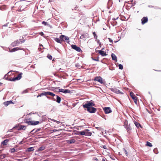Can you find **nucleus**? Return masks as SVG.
<instances>
[{
  "instance_id": "1",
  "label": "nucleus",
  "mask_w": 161,
  "mask_h": 161,
  "mask_svg": "<svg viewBox=\"0 0 161 161\" xmlns=\"http://www.w3.org/2000/svg\"><path fill=\"white\" fill-rule=\"evenodd\" d=\"M95 104L92 102L87 101L86 103L83 104V106L84 108H86L87 111L90 113H95L97 111V109L92 107L95 105Z\"/></svg>"
},
{
  "instance_id": "2",
  "label": "nucleus",
  "mask_w": 161,
  "mask_h": 161,
  "mask_svg": "<svg viewBox=\"0 0 161 161\" xmlns=\"http://www.w3.org/2000/svg\"><path fill=\"white\" fill-rule=\"evenodd\" d=\"M25 121V123L27 124L28 125H38L40 123L39 121L35 120H28L27 119H26Z\"/></svg>"
},
{
  "instance_id": "3",
  "label": "nucleus",
  "mask_w": 161,
  "mask_h": 161,
  "mask_svg": "<svg viewBox=\"0 0 161 161\" xmlns=\"http://www.w3.org/2000/svg\"><path fill=\"white\" fill-rule=\"evenodd\" d=\"M59 38H60L61 42L64 41L67 42L69 44V38L68 36L64 35H61L60 36Z\"/></svg>"
},
{
  "instance_id": "4",
  "label": "nucleus",
  "mask_w": 161,
  "mask_h": 161,
  "mask_svg": "<svg viewBox=\"0 0 161 161\" xmlns=\"http://www.w3.org/2000/svg\"><path fill=\"white\" fill-rule=\"evenodd\" d=\"M124 126L126 129L127 132H129L131 128L130 125H128V121L125 120L124 121Z\"/></svg>"
},
{
  "instance_id": "5",
  "label": "nucleus",
  "mask_w": 161,
  "mask_h": 161,
  "mask_svg": "<svg viewBox=\"0 0 161 161\" xmlns=\"http://www.w3.org/2000/svg\"><path fill=\"white\" fill-rule=\"evenodd\" d=\"M130 95L134 100L135 103L136 104H137V97L135 96L133 92H130Z\"/></svg>"
},
{
  "instance_id": "6",
  "label": "nucleus",
  "mask_w": 161,
  "mask_h": 161,
  "mask_svg": "<svg viewBox=\"0 0 161 161\" xmlns=\"http://www.w3.org/2000/svg\"><path fill=\"white\" fill-rule=\"evenodd\" d=\"M41 129H42L41 128H38V129H37L36 130H35V129H34L30 132V133L28 134V135L31 136L33 135L35 133H36L37 132L41 130Z\"/></svg>"
},
{
  "instance_id": "7",
  "label": "nucleus",
  "mask_w": 161,
  "mask_h": 161,
  "mask_svg": "<svg viewBox=\"0 0 161 161\" xmlns=\"http://www.w3.org/2000/svg\"><path fill=\"white\" fill-rule=\"evenodd\" d=\"M93 80L94 81H97L101 84L103 83V79L100 76H96L95 77Z\"/></svg>"
},
{
  "instance_id": "8",
  "label": "nucleus",
  "mask_w": 161,
  "mask_h": 161,
  "mask_svg": "<svg viewBox=\"0 0 161 161\" xmlns=\"http://www.w3.org/2000/svg\"><path fill=\"white\" fill-rule=\"evenodd\" d=\"M71 47L73 49L75 50L77 52H82V51L80 49V48L79 47L77 46L76 45H71Z\"/></svg>"
},
{
  "instance_id": "9",
  "label": "nucleus",
  "mask_w": 161,
  "mask_h": 161,
  "mask_svg": "<svg viewBox=\"0 0 161 161\" xmlns=\"http://www.w3.org/2000/svg\"><path fill=\"white\" fill-rule=\"evenodd\" d=\"M103 110L106 114H109L112 112L110 108L109 107H105L103 108Z\"/></svg>"
},
{
  "instance_id": "10",
  "label": "nucleus",
  "mask_w": 161,
  "mask_h": 161,
  "mask_svg": "<svg viewBox=\"0 0 161 161\" xmlns=\"http://www.w3.org/2000/svg\"><path fill=\"white\" fill-rule=\"evenodd\" d=\"M58 92H61L64 93H70V91L67 89H59L58 90Z\"/></svg>"
},
{
  "instance_id": "11",
  "label": "nucleus",
  "mask_w": 161,
  "mask_h": 161,
  "mask_svg": "<svg viewBox=\"0 0 161 161\" xmlns=\"http://www.w3.org/2000/svg\"><path fill=\"white\" fill-rule=\"evenodd\" d=\"M52 100L58 103H59L61 102V98L58 96L56 95V99L53 97L52 99Z\"/></svg>"
},
{
  "instance_id": "12",
  "label": "nucleus",
  "mask_w": 161,
  "mask_h": 161,
  "mask_svg": "<svg viewBox=\"0 0 161 161\" xmlns=\"http://www.w3.org/2000/svg\"><path fill=\"white\" fill-rule=\"evenodd\" d=\"M20 41H15L11 43V46L13 47L18 46L20 44Z\"/></svg>"
},
{
  "instance_id": "13",
  "label": "nucleus",
  "mask_w": 161,
  "mask_h": 161,
  "mask_svg": "<svg viewBox=\"0 0 161 161\" xmlns=\"http://www.w3.org/2000/svg\"><path fill=\"white\" fill-rule=\"evenodd\" d=\"M22 50V48H21V47H14V48L12 49L11 50H9V51L11 53V52H14L17 50Z\"/></svg>"
},
{
  "instance_id": "14",
  "label": "nucleus",
  "mask_w": 161,
  "mask_h": 161,
  "mask_svg": "<svg viewBox=\"0 0 161 161\" xmlns=\"http://www.w3.org/2000/svg\"><path fill=\"white\" fill-rule=\"evenodd\" d=\"M142 23V25L144 24L148 21V18L147 17H143L141 20Z\"/></svg>"
},
{
  "instance_id": "15",
  "label": "nucleus",
  "mask_w": 161,
  "mask_h": 161,
  "mask_svg": "<svg viewBox=\"0 0 161 161\" xmlns=\"http://www.w3.org/2000/svg\"><path fill=\"white\" fill-rule=\"evenodd\" d=\"M28 125H21L19 128L18 129V130H25L26 129V127Z\"/></svg>"
},
{
  "instance_id": "16",
  "label": "nucleus",
  "mask_w": 161,
  "mask_h": 161,
  "mask_svg": "<svg viewBox=\"0 0 161 161\" xmlns=\"http://www.w3.org/2000/svg\"><path fill=\"white\" fill-rule=\"evenodd\" d=\"M97 52H98L101 56H105L107 55L106 53L103 51L98 50Z\"/></svg>"
},
{
  "instance_id": "17",
  "label": "nucleus",
  "mask_w": 161,
  "mask_h": 161,
  "mask_svg": "<svg viewBox=\"0 0 161 161\" xmlns=\"http://www.w3.org/2000/svg\"><path fill=\"white\" fill-rule=\"evenodd\" d=\"M10 104H14L13 102L11 100L8 101L3 103L4 105L6 106H8Z\"/></svg>"
},
{
  "instance_id": "18",
  "label": "nucleus",
  "mask_w": 161,
  "mask_h": 161,
  "mask_svg": "<svg viewBox=\"0 0 161 161\" xmlns=\"http://www.w3.org/2000/svg\"><path fill=\"white\" fill-rule=\"evenodd\" d=\"M22 73H20L16 77H15V80H19L22 78Z\"/></svg>"
},
{
  "instance_id": "19",
  "label": "nucleus",
  "mask_w": 161,
  "mask_h": 161,
  "mask_svg": "<svg viewBox=\"0 0 161 161\" xmlns=\"http://www.w3.org/2000/svg\"><path fill=\"white\" fill-rule=\"evenodd\" d=\"M89 130L86 129L85 130V136H91L92 135L91 132L89 131Z\"/></svg>"
},
{
  "instance_id": "20",
  "label": "nucleus",
  "mask_w": 161,
  "mask_h": 161,
  "mask_svg": "<svg viewBox=\"0 0 161 161\" xmlns=\"http://www.w3.org/2000/svg\"><path fill=\"white\" fill-rule=\"evenodd\" d=\"M111 56L113 60L115 61V62L117 61V58L115 54L113 53H112L111 54Z\"/></svg>"
},
{
  "instance_id": "21",
  "label": "nucleus",
  "mask_w": 161,
  "mask_h": 161,
  "mask_svg": "<svg viewBox=\"0 0 161 161\" xmlns=\"http://www.w3.org/2000/svg\"><path fill=\"white\" fill-rule=\"evenodd\" d=\"M112 90L114 92H115L117 94H123V93L120 92L119 90L118 89H114Z\"/></svg>"
},
{
  "instance_id": "22",
  "label": "nucleus",
  "mask_w": 161,
  "mask_h": 161,
  "mask_svg": "<svg viewBox=\"0 0 161 161\" xmlns=\"http://www.w3.org/2000/svg\"><path fill=\"white\" fill-rule=\"evenodd\" d=\"M59 88L58 87H53L51 90L52 91H53L55 92H58V89Z\"/></svg>"
},
{
  "instance_id": "23",
  "label": "nucleus",
  "mask_w": 161,
  "mask_h": 161,
  "mask_svg": "<svg viewBox=\"0 0 161 161\" xmlns=\"http://www.w3.org/2000/svg\"><path fill=\"white\" fill-rule=\"evenodd\" d=\"M9 141L8 139H6L4 140L1 142V144L3 145H7V142H8Z\"/></svg>"
},
{
  "instance_id": "24",
  "label": "nucleus",
  "mask_w": 161,
  "mask_h": 161,
  "mask_svg": "<svg viewBox=\"0 0 161 161\" xmlns=\"http://www.w3.org/2000/svg\"><path fill=\"white\" fill-rule=\"evenodd\" d=\"M45 146H41L38 148L37 151L38 152L43 151L45 149Z\"/></svg>"
},
{
  "instance_id": "25",
  "label": "nucleus",
  "mask_w": 161,
  "mask_h": 161,
  "mask_svg": "<svg viewBox=\"0 0 161 161\" xmlns=\"http://www.w3.org/2000/svg\"><path fill=\"white\" fill-rule=\"evenodd\" d=\"M54 40L56 42H57L58 43H61L62 42H61V40L60 39V38H56L54 39Z\"/></svg>"
},
{
  "instance_id": "26",
  "label": "nucleus",
  "mask_w": 161,
  "mask_h": 161,
  "mask_svg": "<svg viewBox=\"0 0 161 161\" xmlns=\"http://www.w3.org/2000/svg\"><path fill=\"white\" fill-rule=\"evenodd\" d=\"M34 150V147H29L27 149V151L28 152H31Z\"/></svg>"
},
{
  "instance_id": "27",
  "label": "nucleus",
  "mask_w": 161,
  "mask_h": 161,
  "mask_svg": "<svg viewBox=\"0 0 161 161\" xmlns=\"http://www.w3.org/2000/svg\"><path fill=\"white\" fill-rule=\"evenodd\" d=\"M78 134L80 135H85V130L81 131L78 132Z\"/></svg>"
},
{
  "instance_id": "28",
  "label": "nucleus",
  "mask_w": 161,
  "mask_h": 161,
  "mask_svg": "<svg viewBox=\"0 0 161 161\" xmlns=\"http://www.w3.org/2000/svg\"><path fill=\"white\" fill-rule=\"evenodd\" d=\"M42 24L44 25L47 26H51V25L49 24L48 23H47L46 22H45L44 21H43V22H42Z\"/></svg>"
},
{
  "instance_id": "29",
  "label": "nucleus",
  "mask_w": 161,
  "mask_h": 161,
  "mask_svg": "<svg viewBox=\"0 0 161 161\" xmlns=\"http://www.w3.org/2000/svg\"><path fill=\"white\" fill-rule=\"evenodd\" d=\"M135 124L137 128H139V127H141V126L138 122H135Z\"/></svg>"
},
{
  "instance_id": "30",
  "label": "nucleus",
  "mask_w": 161,
  "mask_h": 161,
  "mask_svg": "<svg viewBox=\"0 0 161 161\" xmlns=\"http://www.w3.org/2000/svg\"><path fill=\"white\" fill-rule=\"evenodd\" d=\"M146 146L150 147H152V144L148 142H146Z\"/></svg>"
},
{
  "instance_id": "31",
  "label": "nucleus",
  "mask_w": 161,
  "mask_h": 161,
  "mask_svg": "<svg viewBox=\"0 0 161 161\" xmlns=\"http://www.w3.org/2000/svg\"><path fill=\"white\" fill-rule=\"evenodd\" d=\"M47 95H49L53 97L56 96L55 94H54L53 93L50 92H48V93L47 94Z\"/></svg>"
},
{
  "instance_id": "32",
  "label": "nucleus",
  "mask_w": 161,
  "mask_h": 161,
  "mask_svg": "<svg viewBox=\"0 0 161 161\" xmlns=\"http://www.w3.org/2000/svg\"><path fill=\"white\" fill-rule=\"evenodd\" d=\"M6 157V155L3 154V155H0V159H3L5 158Z\"/></svg>"
},
{
  "instance_id": "33",
  "label": "nucleus",
  "mask_w": 161,
  "mask_h": 161,
  "mask_svg": "<svg viewBox=\"0 0 161 161\" xmlns=\"http://www.w3.org/2000/svg\"><path fill=\"white\" fill-rule=\"evenodd\" d=\"M9 80L11 81H16L14 77L11 78H9Z\"/></svg>"
},
{
  "instance_id": "34",
  "label": "nucleus",
  "mask_w": 161,
  "mask_h": 161,
  "mask_svg": "<svg viewBox=\"0 0 161 161\" xmlns=\"http://www.w3.org/2000/svg\"><path fill=\"white\" fill-rule=\"evenodd\" d=\"M47 57L50 60H52V56L49 54H47Z\"/></svg>"
},
{
  "instance_id": "35",
  "label": "nucleus",
  "mask_w": 161,
  "mask_h": 161,
  "mask_svg": "<svg viewBox=\"0 0 161 161\" xmlns=\"http://www.w3.org/2000/svg\"><path fill=\"white\" fill-rule=\"evenodd\" d=\"M93 34L94 36V38L95 39H97V35L96 34L95 32H93Z\"/></svg>"
},
{
  "instance_id": "36",
  "label": "nucleus",
  "mask_w": 161,
  "mask_h": 161,
  "mask_svg": "<svg viewBox=\"0 0 161 161\" xmlns=\"http://www.w3.org/2000/svg\"><path fill=\"white\" fill-rule=\"evenodd\" d=\"M119 69H123V66L121 64H119Z\"/></svg>"
},
{
  "instance_id": "37",
  "label": "nucleus",
  "mask_w": 161,
  "mask_h": 161,
  "mask_svg": "<svg viewBox=\"0 0 161 161\" xmlns=\"http://www.w3.org/2000/svg\"><path fill=\"white\" fill-rule=\"evenodd\" d=\"M123 151H124L125 155L127 156L128 155V153L126 150L125 148L123 149Z\"/></svg>"
},
{
  "instance_id": "38",
  "label": "nucleus",
  "mask_w": 161,
  "mask_h": 161,
  "mask_svg": "<svg viewBox=\"0 0 161 161\" xmlns=\"http://www.w3.org/2000/svg\"><path fill=\"white\" fill-rule=\"evenodd\" d=\"M16 151V150L14 148H12L11 149V152L12 153H14Z\"/></svg>"
},
{
  "instance_id": "39",
  "label": "nucleus",
  "mask_w": 161,
  "mask_h": 161,
  "mask_svg": "<svg viewBox=\"0 0 161 161\" xmlns=\"http://www.w3.org/2000/svg\"><path fill=\"white\" fill-rule=\"evenodd\" d=\"M44 93H43V92H42V93H41L40 94L38 95L37 96V97H42V96H44Z\"/></svg>"
},
{
  "instance_id": "40",
  "label": "nucleus",
  "mask_w": 161,
  "mask_h": 161,
  "mask_svg": "<svg viewBox=\"0 0 161 161\" xmlns=\"http://www.w3.org/2000/svg\"><path fill=\"white\" fill-rule=\"evenodd\" d=\"M7 74L5 75L4 76V78L6 80H9V78H8V77H6Z\"/></svg>"
},
{
  "instance_id": "41",
  "label": "nucleus",
  "mask_w": 161,
  "mask_h": 161,
  "mask_svg": "<svg viewBox=\"0 0 161 161\" xmlns=\"http://www.w3.org/2000/svg\"><path fill=\"white\" fill-rule=\"evenodd\" d=\"M43 92L44 93V95L46 96L47 95V94L48 93V92Z\"/></svg>"
},
{
  "instance_id": "42",
  "label": "nucleus",
  "mask_w": 161,
  "mask_h": 161,
  "mask_svg": "<svg viewBox=\"0 0 161 161\" xmlns=\"http://www.w3.org/2000/svg\"><path fill=\"white\" fill-rule=\"evenodd\" d=\"M85 37V35L84 34H83V35H81L80 37V39H83Z\"/></svg>"
},
{
  "instance_id": "43",
  "label": "nucleus",
  "mask_w": 161,
  "mask_h": 161,
  "mask_svg": "<svg viewBox=\"0 0 161 161\" xmlns=\"http://www.w3.org/2000/svg\"><path fill=\"white\" fill-rule=\"evenodd\" d=\"M93 161H98L97 159V158L96 157H94L93 158Z\"/></svg>"
},
{
  "instance_id": "44",
  "label": "nucleus",
  "mask_w": 161,
  "mask_h": 161,
  "mask_svg": "<svg viewBox=\"0 0 161 161\" xmlns=\"http://www.w3.org/2000/svg\"><path fill=\"white\" fill-rule=\"evenodd\" d=\"M108 39L110 42L112 43H113V40L111 38H108Z\"/></svg>"
},
{
  "instance_id": "45",
  "label": "nucleus",
  "mask_w": 161,
  "mask_h": 161,
  "mask_svg": "<svg viewBox=\"0 0 161 161\" xmlns=\"http://www.w3.org/2000/svg\"><path fill=\"white\" fill-rule=\"evenodd\" d=\"M39 34L41 36H42L44 35V33L42 32H41L39 33Z\"/></svg>"
},
{
  "instance_id": "46",
  "label": "nucleus",
  "mask_w": 161,
  "mask_h": 161,
  "mask_svg": "<svg viewBox=\"0 0 161 161\" xmlns=\"http://www.w3.org/2000/svg\"><path fill=\"white\" fill-rule=\"evenodd\" d=\"M24 9H22L21 8H20L18 10V11H19V12H21L22 11H23V10Z\"/></svg>"
},
{
  "instance_id": "47",
  "label": "nucleus",
  "mask_w": 161,
  "mask_h": 161,
  "mask_svg": "<svg viewBox=\"0 0 161 161\" xmlns=\"http://www.w3.org/2000/svg\"><path fill=\"white\" fill-rule=\"evenodd\" d=\"M8 23H7L6 24L3 25V27H6V26H8Z\"/></svg>"
},
{
  "instance_id": "48",
  "label": "nucleus",
  "mask_w": 161,
  "mask_h": 161,
  "mask_svg": "<svg viewBox=\"0 0 161 161\" xmlns=\"http://www.w3.org/2000/svg\"><path fill=\"white\" fill-rule=\"evenodd\" d=\"M27 92H28L27 90H25L22 93H26Z\"/></svg>"
},
{
  "instance_id": "49",
  "label": "nucleus",
  "mask_w": 161,
  "mask_h": 161,
  "mask_svg": "<svg viewBox=\"0 0 161 161\" xmlns=\"http://www.w3.org/2000/svg\"><path fill=\"white\" fill-rule=\"evenodd\" d=\"M75 140L74 139L71 140V143H74L75 142Z\"/></svg>"
},
{
  "instance_id": "50",
  "label": "nucleus",
  "mask_w": 161,
  "mask_h": 161,
  "mask_svg": "<svg viewBox=\"0 0 161 161\" xmlns=\"http://www.w3.org/2000/svg\"><path fill=\"white\" fill-rule=\"evenodd\" d=\"M52 132H56L57 131H58V130L56 129H53V130H52Z\"/></svg>"
},
{
  "instance_id": "51",
  "label": "nucleus",
  "mask_w": 161,
  "mask_h": 161,
  "mask_svg": "<svg viewBox=\"0 0 161 161\" xmlns=\"http://www.w3.org/2000/svg\"><path fill=\"white\" fill-rule=\"evenodd\" d=\"M36 113H33V112H32L30 113H29V114L30 115V114H35Z\"/></svg>"
},
{
  "instance_id": "52",
  "label": "nucleus",
  "mask_w": 161,
  "mask_h": 161,
  "mask_svg": "<svg viewBox=\"0 0 161 161\" xmlns=\"http://www.w3.org/2000/svg\"><path fill=\"white\" fill-rule=\"evenodd\" d=\"M23 141H21L19 143V144H22Z\"/></svg>"
},
{
  "instance_id": "53",
  "label": "nucleus",
  "mask_w": 161,
  "mask_h": 161,
  "mask_svg": "<svg viewBox=\"0 0 161 161\" xmlns=\"http://www.w3.org/2000/svg\"><path fill=\"white\" fill-rule=\"evenodd\" d=\"M25 40L22 41H21V43H24V42H25Z\"/></svg>"
},
{
  "instance_id": "54",
  "label": "nucleus",
  "mask_w": 161,
  "mask_h": 161,
  "mask_svg": "<svg viewBox=\"0 0 161 161\" xmlns=\"http://www.w3.org/2000/svg\"><path fill=\"white\" fill-rule=\"evenodd\" d=\"M96 128L97 129L101 130V128L100 127H96Z\"/></svg>"
},
{
  "instance_id": "55",
  "label": "nucleus",
  "mask_w": 161,
  "mask_h": 161,
  "mask_svg": "<svg viewBox=\"0 0 161 161\" xmlns=\"http://www.w3.org/2000/svg\"><path fill=\"white\" fill-rule=\"evenodd\" d=\"M75 66H76V67H80V66H78V65H77V64H76L75 65Z\"/></svg>"
},
{
  "instance_id": "56",
  "label": "nucleus",
  "mask_w": 161,
  "mask_h": 161,
  "mask_svg": "<svg viewBox=\"0 0 161 161\" xmlns=\"http://www.w3.org/2000/svg\"><path fill=\"white\" fill-rule=\"evenodd\" d=\"M39 46L40 47H43V46L41 44H39Z\"/></svg>"
},
{
  "instance_id": "57",
  "label": "nucleus",
  "mask_w": 161,
  "mask_h": 161,
  "mask_svg": "<svg viewBox=\"0 0 161 161\" xmlns=\"http://www.w3.org/2000/svg\"><path fill=\"white\" fill-rule=\"evenodd\" d=\"M102 161H105V159L104 158H103L102 159Z\"/></svg>"
},
{
  "instance_id": "58",
  "label": "nucleus",
  "mask_w": 161,
  "mask_h": 161,
  "mask_svg": "<svg viewBox=\"0 0 161 161\" xmlns=\"http://www.w3.org/2000/svg\"><path fill=\"white\" fill-rule=\"evenodd\" d=\"M38 49L39 51H41V50H42V49L41 48H39Z\"/></svg>"
},
{
  "instance_id": "59",
  "label": "nucleus",
  "mask_w": 161,
  "mask_h": 161,
  "mask_svg": "<svg viewBox=\"0 0 161 161\" xmlns=\"http://www.w3.org/2000/svg\"><path fill=\"white\" fill-rule=\"evenodd\" d=\"M3 83L0 82V86H1L3 84Z\"/></svg>"
},
{
  "instance_id": "60",
  "label": "nucleus",
  "mask_w": 161,
  "mask_h": 161,
  "mask_svg": "<svg viewBox=\"0 0 161 161\" xmlns=\"http://www.w3.org/2000/svg\"><path fill=\"white\" fill-rule=\"evenodd\" d=\"M68 142L69 143H70V140H69L68 141Z\"/></svg>"
},
{
  "instance_id": "61",
  "label": "nucleus",
  "mask_w": 161,
  "mask_h": 161,
  "mask_svg": "<svg viewBox=\"0 0 161 161\" xmlns=\"http://www.w3.org/2000/svg\"><path fill=\"white\" fill-rule=\"evenodd\" d=\"M75 104L74 103H73V106L74 107L75 106Z\"/></svg>"
},
{
  "instance_id": "62",
  "label": "nucleus",
  "mask_w": 161,
  "mask_h": 161,
  "mask_svg": "<svg viewBox=\"0 0 161 161\" xmlns=\"http://www.w3.org/2000/svg\"><path fill=\"white\" fill-rule=\"evenodd\" d=\"M42 161H48V160L46 159Z\"/></svg>"
},
{
  "instance_id": "63",
  "label": "nucleus",
  "mask_w": 161,
  "mask_h": 161,
  "mask_svg": "<svg viewBox=\"0 0 161 161\" xmlns=\"http://www.w3.org/2000/svg\"><path fill=\"white\" fill-rule=\"evenodd\" d=\"M46 97H47V98H50V97H48V96H47Z\"/></svg>"
},
{
  "instance_id": "64",
  "label": "nucleus",
  "mask_w": 161,
  "mask_h": 161,
  "mask_svg": "<svg viewBox=\"0 0 161 161\" xmlns=\"http://www.w3.org/2000/svg\"><path fill=\"white\" fill-rule=\"evenodd\" d=\"M105 147H106V146H104L103 147V148H104V149H106V148H105Z\"/></svg>"
}]
</instances>
